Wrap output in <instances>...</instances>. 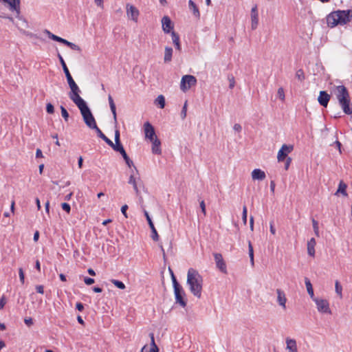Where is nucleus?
Listing matches in <instances>:
<instances>
[{"label": "nucleus", "instance_id": "1", "mask_svg": "<svg viewBox=\"0 0 352 352\" xmlns=\"http://www.w3.org/2000/svg\"><path fill=\"white\" fill-rule=\"evenodd\" d=\"M69 98L79 109L85 124L91 129L96 128L97 126L96 120L87 102L80 97V94Z\"/></svg>", "mask_w": 352, "mask_h": 352}, {"label": "nucleus", "instance_id": "2", "mask_svg": "<svg viewBox=\"0 0 352 352\" xmlns=\"http://www.w3.org/2000/svg\"><path fill=\"white\" fill-rule=\"evenodd\" d=\"M351 19L352 11L350 10H338L333 11L329 14L326 17L327 25L331 28L338 25H345L349 23Z\"/></svg>", "mask_w": 352, "mask_h": 352}, {"label": "nucleus", "instance_id": "3", "mask_svg": "<svg viewBox=\"0 0 352 352\" xmlns=\"http://www.w3.org/2000/svg\"><path fill=\"white\" fill-rule=\"evenodd\" d=\"M187 284L190 292L196 297L201 298L203 278L199 273L193 268H190L187 274Z\"/></svg>", "mask_w": 352, "mask_h": 352}, {"label": "nucleus", "instance_id": "4", "mask_svg": "<svg viewBox=\"0 0 352 352\" xmlns=\"http://www.w3.org/2000/svg\"><path fill=\"white\" fill-rule=\"evenodd\" d=\"M334 93L344 113L352 114V105L347 89L344 85H338L335 87Z\"/></svg>", "mask_w": 352, "mask_h": 352}, {"label": "nucleus", "instance_id": "5", "mask_svg": "<svg viewBox=\"0 0 352 352\" xmlns=\"http://www.w3.org/2000/svg\"><path fill=\"white\" fill-rule=\"evenodd\" d=\"M58 58L60 60V63L63 67V72L65 74L69 87L70 88V92L69 93V97L71 98L72 96H74L78 94L81 93V91L79 88V87L77 85V84L75 82L74 80L73 79L67 65L66 63L62 57V56L60 54H58Z\"/></svg>", "mask_w": 352, "mask_h": 352}, {"label": "nucleus", "instance_id": "6", "mask_svg": "<svg viewBox=\"0 0 352 352\" xmlns=\"http://www.w3.org/2000/svg\"><path fill=\"white\" fill-rule=\"evenodd\" d=\"M197 79L194 76L185 75L182 78L180 82V89L182 91L186 92L191 88L192 86L195 85Z\"/></svg>", "mask_w": 352, "mask_h": 352}, {"label": "nucleus", "instance_id": "7", "mask_svg": "<svg viewBox=\"0 0 352 352\" xmlns=\"http://www.w3.org/2000/svg\"><path fill=\"white\" fill-rule=\"evenodd\" d=\"M313 301L315 302L317 309L320 313L328 314H331L329 303L326 299L315 298Z\"/></svg>", "mask_w": 352, "mask_h": 352}, {"label": "nucleus", "instance_id": "8", "mask_svg": "<svg viewBox=\"0 0 352 352\" xmlns=\"http://www.w3.org/2000/svg\"><path fill=\"white\" fill-rule=\"evenodd\" d=\"M174 293L175 296L176 303H179L182 307L186 306V301L184 299L185 293L181 285H175L174 287Z\"/></svg>", "mask_w": 352, "mask_h": 352}, {"label": "nucleus", "instance_id": "9", "mask_svg": "<svg viewBox=\"0 0 352 352\" xmlns=\"http://www.w3.org/2000/svg\"><path fill=\"white\" fill-rule=\"evenodd\" d=\"M144 132L145 138L150 142L153 141L155 138H157L155 135V129L149 122H146L144 124Z\"/></svg>", "mask_w": 352, "mask_h": 352}, {"label": "nucleus", "instance_id": "10", "mask_svg": "<svg viewBox=\"0 0 352 352\" xmlns=\"http://www.w3.org/2000/svg\"><path fill=\"white\" fill-rule=\"evenodd\" d=\"M294 149L292 145L283 144L278 152L277 160L278 162H283L286 159V157Z\"/></svg>", "mask_w": 352, "mask_h": 352}, {"label": "nucleus", "instance_id": "11", "mask_svg": "<svg viewBox=\"0 0 352 352\" xmlns=\"http://www.w3.org/2000/svg\"><path fill=\"white\" fill-rule=\"evenodd\" d=\"M5 3L8 5L10 11L16 12V16L19 19H22V17L20 16L21 0H7V1H5Z\"/></svg>", "mask_w": 352, "mask_h": 352}, {"label": "nucleus", "instance_id": "12", "mask_svg": "<svg viewBox=\"0 0 352 352\" xmlns=\"http://www.w3.org/2000/svg\"><path fill=\"white\" fill-rule=\"evenodd\" d=\"M126 8L128 18L135 22H137L140 15L139 10L134 6L131 4H126Z\"/></svg>", "mask_w": 352, "mask_h": 352}, {"label": "nucleus", "instance_id": "13", "mask_svg": "<svg viewBox=\"0 0 352 352\" xmlns=\"http://www.w3.org/2000/svg\"><path fill=\"white\" fill-rule=\"evenodd\" d=\"M214 258L217 267L223 274H227L226 264L220 253H214Z\"/></svg>", "mask_w": 352, "mask_h": 352}, {"label": "nucleus", "instance_id": "14", "mask_svg": "<svg viewBox=\"0 0 352 352\" xmlns=\"http://www.w3.org/2000/svg\"><path fill=\"white\" fill-rule=\"evenodd\" d=\"M258 24V13L257 6L255 5L251 9V28L255 30L257 28Z\"/></svg>", "mask_w": 352, "mask_h": 352}, {"label": "nucleus", "instance_id": "15", "mask_svg": "<svg viewBox=\"0 0 352 352\" xmlns=\"http://www.w3.org/2000/svg\"><path fill=\"white\" fill-rule=\"evenodd\" d=\"M144 215L146 218V220L148 221L149 227L151 230V238L153 241H157L159 240V235H158L157 232L154 226V224L148 214V212L146 210L144 211Z\"/></svg>", "mask_w": 352, "mask_h": 352}, {"label": "nucleus", "instance_id": "16", "mask_svg": "<svg viewBox=\"0 0 352 352\" xmlns=\"http://www.w3.org/2000/svg\"><path fill=\"white\" fill-rule=\"evenodd\" d=\"M162 30L165 33H171V30L173 28V25L170 19L164 16L162 19Z\"/></svg>", "mask_w": 352, "mask_h": 352}, {"label": "nucleus", "instance_id": "17", "mask_svg": "<svg viewBox=\"0 0 352 352\" xmlns=\"http://www.w3.org/2000/svg\"><path fill=\"white\" fill-rule=\"evenodd\" d=\"M276 294H277V302L278 304L282 307L284 309H286V302H287V298H286V296H285V292L280 289H277L276 290Z\"/></svg>", "mask_w": 352, "mask_h": 352}, {"label": "nucleus", "instance_id": "18", "mask_svg": "<svg viewBox=\"0 0 352 352\" xmlns=\"http://www.w3.org/2000/svg\"><path fill=\"white\" fill-rule=\"evenodd\" d=\"M329 100L330 95L328 94L326 91H321L320 92L318 100L320 105L326 107L328 104Z\"/></svg>", "mask_w": 352, "mask_h": 352}, {"label": "nucleus", "instance_id": "19", "mask_svg": "<svg viewBox=\"0 0 352 352\" xmlns=\"http://www.w3.org/2000/svg\"><path fill=\"white\" fill-rule=\"evenodd\" d=\"M286 349L289 352H298L296 341L294 339L287 338L285 340Z\"/></svg>", "mask_w": 352, "mask_h": 352}, {"label": "nucleus", "instance_id": "20", "mask_svg": "<svg viewBox=\"0 0 352 352\" xmlns=\"http://www.w3.org/2000/svg\"><path fill=\"white\" fill-rule=\"evenodd\" d=\"M152 143L151 150L153 154L160 155L162 153L161 142L158 138H155Z\"/></svg>", "mask_w": 352, "mask_h": 352}, {"label": "nucleus", "instance_id": "21", "mask_svg": "<svg viewBox=\"0 0 352 352\" xmlns=\"http://www.w3.org/2000/svg\"><path fill=\"white\" fill-rule=\"evenodd\" d=\"M265 177L266 175L265 172L259 168H256L252 172V178L253 180L262 181L265 179Z\"/></svg>", "mask_w": 352, "mask_h": 352}, {"label": "nucleus", "instance_id": "22", "mask_svg": "<svg viewBox=\"0 0 352 352\" xmlns=\"http://www.w3.org/2000/svg\"><path fill=\"white\" fill-rule=\"evenodd\" d=\"M316 242L314 238L310 239L307 242V253L311 256L315 255V246Z\"/></svg>", "mask_w": 352, "mask_h": 352}, {"label": "nucleus", "instance_id": "23", "mask_svg": "<svg viewBox=\"0 0 352 352\" xmlns=\"http://www.w3.org/2000/svg\"><path fill=\"white\" fill-rule=\"evenodd\" d=\"M173 49L170 47H165L164 49V63H169L172 60L173 56Z\"/></svg>", "mask_w": 352, "mask_h": 352}, {"label": "nucleus", "instance_id": "24", "mask_svg": "<svg viewBox=\"0 0 352 352\" xmlns=\"http://www.w3.org/2000/svg\"><path fill=\"white\" fill-rule=\"evenodd\" d=\"M97 133V135L99 138L102 139L108 145H112L113 146V142L109 140L102 132V131L96 126V128H94Z\"/></svg>", "mask_w": 352, "mask_h": 352}, {"label": "nucleus", "instance_id": "25", "mask_svg": "<svg viewBox=\"0 0 352 352\" xmlns=\"http://www.w3.org/2000/svg\"><path fill=\"white\" fill-rule=\"evenodd\" d=\"M188 7L189 9L192 12L193 15L197 17H200V12L199 11L198 8L197 7L196 4L194 3L193 1L189 0L188 1Z\"/></svg>", "mask_w": 352, "mask_h": 352}, {"label": "nucleus", "instance_id": "26", "mask_svg": "<svg viewBox=\"0 0 352 352\" xmlns=\"http://www.w3.org/2000/svg\"><path fill=\"white\" fill-rule=\"evenodd\" d=\"M108 100H109V104L111 111L113 116V119H114L115 122H116V120H117L116 107V104L114 103L113 99L111 95H109Z\"/></svg>", "mask_w": 352, "mask_h": 352}, {"label": "nucleus", "instance_id": "27", "mask_svg": "<svg viewBox=\"0 0 352 352\" xmlns=\"http://www.w3.org/2000/svg\"><path fill=\"white\" fill-rule=\"evenodd\" d=\"M305 286H306L307 292H308L309 295L310 296V298L313 300L316 297L314 296L312 285L308 278H305Z\"/></svg>", "mask_w": 352, "mask_h": 352}, {"label": "nucleus", "instance_id": "28", "mask_svg": "<svg viewBox=\"0 0 352 352\" xmlns=\"http://www.w3.org/2000/svg\"><path fill=\"white\" fill-rule=\"evenodd\" d=\"M346 187H347L346 185L343 182L341 181L339 184V186L336 192V195H338L339 193H341L344 196H347V193H346Z\"/></svg>", "mask_w": 352, "mask_h": 352}, {"label": "nucleus", "instance_id": "29", "mask_svg": "<svg viewBox=\"0 0 352 352\" xmlns=\"http://www.w3.org/2000/svg\"><path fill=\"white\" fill-rule=\"evenodd\" d=\"M114 151H117V152H119L120 154H122V153H124L125 151L123 146L122 145V144L120 143V142H115V144L113 142V146L112 145H109Z\"/></svg>", "mask_w": 352, "mask_h": 352}, {"label": "nucleus", "instance_id": "30", "mask_svg": "<svg viewBox=\"0 0 352 352\" xmlns=\"http://www.w3.org/2000/svg\"><path fill=\"white\" fill-rule=\"evenodd\" d=\"M155 104L159 105L161 109H163L165 106V98L164 96L160 95L157 97L155 100Z\"/></svg>", "mask_w": 352, "mask_h": 352}, {"label": "nucleus", "instance_id": "31", "mask_svg": "<svg viewBox=\"0 0 352 352\" xmlns=\"http://www.w3.org/2000/svg\"><path fill=\"white\" fill-rule=\"evenodd\" d=\"M150 337L151 340V349H150L149 352H158L159 349L157 346L155 344L153 333H151Z\"/></svg>", "mask_w": 352, "mask_h": 352}, {"label": "nucleus", "instance_id": "32", "mask_svg": "<svg viewBox=\"0 0 352 352\" xmlns=\"http://www.w3.org/2000/svg\"><path fill=\"white\" fill-rule=\"evenodd\" d=\"M248 251H249V256L250 258V262L252 265H254V250L253 247L250 241L248 243Z\"/></svg>", "mask_w": 352, "mask_h": 352}, {"label": "nucleus", "instance_id": "33", "mask_svg": "<svg viewBox=\"0 0 352 352\" xmlns=\"http://www.w3.org/2000/svg\"><path fill=\"white\" fill-rule=\"evenodd\" d=\"M111 282L116 286L118 288L120 289H125V285L122 282V281H120L118 280H116V279H112L111 280Z\"/></svg>", "mask_w": 352, "mask_h": 352}, {"label": "nucleus", "instance_id": "34", "mask_svg": "<svg viewBox=\"0 0 352 352\" xmlns=\"http://www.w3.org/2000/svg\"><path fill=\"white\" fill-rule=\"evenodd\" d=\"M122 156L123 157L126 164H127V166L129 167H131L132 166H133V162L130 160V158L129 157V156L127 155L126 151H124V153H122Z\"/></svg>", "mask_w": 352, "mask_h": 352}, {"label": "nucleus", "instance_id": "35", "mask_svg": "<svg viewBox=\"0 0 352 352\" xmlns=\"http://www.w3.org/2000/svg\"><path fill=\"white\" fill-rule=\"evenodd\" d=\"M65 45L67 46H68L69 47H70L71 49L74 50H76V51H78V52H80L81 51L80 47L78 45H76V44H75L74 43L69 42L67 40L66 41Z\"/></svg>", "mask_w": 352, "mask_h": 352}, {"label": "nucleus", "instance_id": "36", "mask_svg": "<svg viewBox=\"0 0 352 352\" xmlns=\"http://www.w3.org/2000/svg\"><path fill=\"white\" fill-rule=\"evenodd\" d=\"M296 78H298L300 82L305 80V74L302 69H300L296 72Z\"/></svg>", "mask_w": 352, "mask_h": 352}, {"label": "nucleus", "instance_id": "37", "mask_svg": "<svg viewBox=\"0 0 352 352\" xmlns=\"http://www.w3.org/2000/svg\"><path fill=\"white\" fill-rule=\"evenodd\" d=\"M129 183L130 184H132L133 186V189L135 190V191L136 192V193L138 194V186H137V184H136V181H135V178L134 177L133 175H131L130 177H129Z\"/></svg>", "mask_w": 352, "mask_h": 352}, {"label": "nucleus", "instance_id": "38", "mask_svg": "<svg viewBox=\"0 0 352 352\" xmlns=\"http://www.w3.org/2000/svg\"><path fill=\"white\" fill-rule=\"evenodd\" d=\"M335 289H336V292L340 296V298H342V286L340 285V283L338 281L336 282Z\"/></svg>", "mask_w": 352, "mask_h": 352}, {"label": "nucleus", "instance_id": "39", "mask_svg": "<svg viewBox=\"0 0 352 352\" xmlns=\"http://www.w3.org/2000/svg\"><path fill=\"white\" fill-rule=\"evenodd\" d=\"M312 224H313V228H314L315 234L317 236H319V228H318V221H316L315 219H312Z\"/></svg>", "mask_w": 352, "mask_h": 352}, {"label": "nucleus", "instance_id": "40", "mask_svg": "<svg viewBox=\"0 0 352 352\" xmlns=\"http://www.w3.org/2000/svg\"><path fill=\"white\" fill-rule=\"evenodd\" d=\"M228 79L229 80V88L233 89L235 86L234 77L233 76V75L230 74V75H228Z\"/></svg>", "mask_w": 352, "mask_h": 352}, {"label": "nucleus", "instance_id": "41", "mask_svg": "<svg viewBox=\"0 0 352 352\" xmlns=\"http://www.w3.org/2000/svg\"><path fill=\"white\" fill-rule=\"evenodd\" d=\"M61 115L65 120L67 122L69 118V113L63 106H60Z\"/></svg>", "mask_w": 352, "mask_h": 352}, {"label": "nucleus", "instance_id": "42", "mask_svg": "<svg viewBox=\"0 0 352 352\" xmlns=\"http://www.w3.org/2000/svg\"><path fill=\"white\" fill-rule=\"evenodd\" d=\"M277 96L278 97L282 100L283 101L285 100V93H284V89L283 87H280L278 88V91H277Z\"/></svg>", "mask_w": 352, "mask_h": 352}, {"label": "nucleus", "instance_id": "43", "mask_svg": "<svg viewBox=\"0 0 352 352\" xmlns=\"http://www.w3.org/2000/svg\"><path fill=\"white\" fill-rule=\"evenodd\" d=\"M170 34L174 44L179 41V36L175 32L172 31Z\"/></svg>", "mask_w": 352, "mask_h": 352}, {"label": "nucleus", "instance_id": "44", "mask_svg": "<svg viewBox=\"0 0 352 352\" xmlns=\"http://www.w3.org/2000/svg\"><path fill=\"white\" fill-rule=\"evenodd\" d=\"M247 212H248L247 208L245 206H244L243 208V214H242V219H243L244 224H246V223H247Z\"/></svg>", "mask_w": 352, "mask_h": 352}, {"label": "nucleus", "instance_id": "45", "mask_svg": "<svg viewBox=\"0 0 352 352\" xmlns=\"http://www.w3.org/2000/svg\"><path fill=\"white\" fill-rule=\"evenodd\" d=\"M61 207H62L63 210H65V212H67V213L70 212L71 207H70V205L69 204H67V203H63L61 204Z\"/></svg>", "mask_w": 352, "mask_h": 352}, {"label": "nucleus", "instance_id": "46", "mask_svg": "<svg viewBox=\"0 0 352 352\" xmlns=\"http://www.w3.org/2000/svg\"><path fill=\"white\" fill-rule=\"evenodd\" d=\"M19 276L20 281L21 282L22 284H23L24 280H25V275H24V272H23V270L22 268L19 269Z\"/></svg>", "mask_w": 352, "mask_h": 352}, {"label": "nucleus", "instance_id": "47", "mask_svg": "<svg viewBox=\"0 0 352 352\" xmlns=\"http://www.w3.org/2000/svg\"><path fill=\"white\" fill-rule=\"evenodd\" d=\"M46 111L50 114L53 113L54 111V106L51 103H47L46 105Z\"/></svg>", "mask_w": 352, "mask_h": 352}, {"label": "nucleus", "instance_id": "48", "mask_svg": "<svg viewBox=\"0 0 352 352\" xmlns=\"http://www.w3.org/2000/svg\"><path fill=\"white\" fill-rule=\"evenodd\" d=\"M199 206H200V208H201V212H202L204 216H206V204H205V202L204 200H201L199 202Z\"/></svg>", "mask_w": 352, "mask_h": 352}, {"label": "nucleus", "instance_id": "49", "mask_svg": "<svg viewBox=\"0 0 352 352\" xmlns=\"http://www.w3.org/2000/svg\"><path fill=\"white\" fill-rule=\"evenodd\" d=\"M169 270L170 271V274H171V278H172V280H173V287H175V285H177V286L180 285L178 282L177 281V279L173 272V271L170 270V269H169Z\"/></svg>", "mask_w": 352, "mask_h": 352}, {"label": "nucleus", "instance_id": "50", "mask_svg": "<svg viewBox=\"0 0 352 352\" xmlns=\"http://www.w3.org/2000/svg\"><path fill=\"white\" fill-rule=\"evenodd\" d=\"M44 33H45L46 35H47V36H48L50 38H51L52 40H53V41H54V40H55L56 35H55V34H52V33L51 32H50L49 30H45L44 31Z\"/></svg>", "mask_w": 352, "mask_h": 352}, {"label": "nucleus", "instance_id": "51", "mask_svg": "<svg viewBox=\"0 0 352 352\" xmlns=\"http://www.w3.org/2000/svg\"><path fill=\"white\" fill-rule=\"evenodd\" d=\"M84 282L86 285H90L94 283V279L89 277H85L84 278Z\"/></svg>", "mask_w": 352, "mask_h": 352}, {"label": "nucleus", "instance_id": "52", "mask_svg": "<svg viewBox=\"0 0 352 352\" xmlns=\"http://www.w3.org/2000/svg\"><path fill=\"white\" fill-rule=\"evenodd\" d=\"M186 111H187V102L184 103V105L182 110V118H185L186 116Z\"/></svg>", "mask_w": 352, "mask_h": 352}, {"label": "nucleus", "instance_id": "53", "mask_svg": "<svg viewBox=\"0 0 352 352\" xmlns=\"http://www.w3.org/2000/svg\"><path fill=\"white\" fill-rule=\"evenodd\" d=\"M233 129L236 132L240 133L242 131V126L240 124H234L233 126Z\"/></svg>", "mask_w": 352, "mask_h": 352}, {"label": "nucleus", "instance_id": "54", "mask_svg": "<svg viewBox=\"0 0 352 352\" xmlns=\"http://www.w3.org/2000/svg\"><path fill=\"white\" fill-rule=\"evenodd\" d=\"M270 232L272 234H276V229L274 228V221H270Z\"/></svg>", "mask_w": 352, "mask_h": 352}, {"label": "nucleus", "instance_id": "55", "mask_svg": "<svg viewBox=\"0 0 352 352\" xmlns=\"http://www.w3.org/2000/svg\"><path fill=\"white\" fill-rule=\"evenodd\" d=\"M127 209H128V206L127 205H124L121 208V212H122V213L124 214V216L125 217H127V214H126V210Z\"/></svg>", "mask_w": 352, "mask_h": 352}, {"label": "nucleus", "instance_id": "56", "mask_svg": "<svg viewBox=\"0 0 352 352\" xmlns=\"http://www.w3.org/2000/svg\"><path fill=\"white\" fill-rule=\"evenodd\" d=\"M36 290L38 293L43 294L44 293V288L43 285H37Z\"/></svg>", "mask_w": 352, "mask_h": 352}, {"label": "nucleus", "instance_id": "57", "mask_svg": "<svg viewBox=\"0 0 352 352\" xmlns=\"http://www.w3.org/2000/svg\"><path fill=\"white\" fill-rule=\"evenodd\" d=\"M104 0H94V3L100 8H103L104 4H103Z\"/></svg>", "mask_w": 352, "mask_h": 352}, {"label": "nucleus", "instance_id": "58", "mask_svg": "<svg viewBox=\"0 0 352 352\" xmlns=\"http://www.w3.org/2000/svg\"><path fill=\"white\" fill-rule=\"evenodd\" d=\"M54 41H57V42H59V43H61L65 44V45L66 41H67L66 39H64V38H63L61 37H59L58 36H56V38H55Z\"/></svg>", "mask_w": 352, "mask_h": 352}, {"label": "nucleus", "instance_id": "59", "mask_svg": "<svg viewBox=\"0 0 352 352\" xmlns=\"http://www.w3.org/2000/svg\"><path fill=\"white\" fill-rule=\"evenodd\" d=\"M6 302L5 297L2 296L1 298L0 299V310L3 308V307L6 305Z\"/></svg>", "mask_w": 352, "mask_h": 352}, {"label": "nucleus", "instance_id": "60", "mask_svg": "<svg viewBox=\"0 0 352 352\" xmlns=\"http://www.w3.org/2000/svg\"><path fill=\"white\" fill-rule=\"evenodd\" d=\"M115 142H120L119 130H116V131H115Z\"/></svg>", "mask_w": 352, "mask_h": 352}, {"label": "nucleus", "instance_id": "61", "mask_svg": "<svg viewBox=\"0 0 352 352\" xmlns=\"http://www.w3.org/2000/svg\"><path fill=\"white\" fill-rule=\"evenodd\" d=\"M24 322L26 325L31 326L33 324L32 319L31 318H28L24 320Z\"/></svg>", "mask_w": 352, "mask_h": 352}, {"label": "nucleus", "instance_id": "62", "mask_svg": "<svg viewBox=\"0 0 352 352\" xmlns=\"http://www.w3.org/2000/svg\"><path fill=\"white\" fill-rule=\"evenodd\" d=\"M76 307L79 311H82L84 309V306L81 302H77Z\"/></svg>", "mask_w": 352, "mask_h": 352}, {"label": "nucleus", "instance_id": "63", "mask_svg": "<svg viewBox=\"0 0 352 352\" xmlns=\"http://www.w3.org/2000/svg\"><path fill=\"white\" fill-rule=\"evenodd\" d=\"M291 162H292V159L290 157H287L286 159V163L285 165V170H287L289 168Z\"/></svg>", "mask_w": 352, "mask_h": 352}, {"label": "nucleus", "instance_id": "64", "mask_svg": "<svg viewBox=\"0 0 352 352\" xmlns=\"http://www.w3.org/2000/svg\"><path fill=\"white\" fill-rule=\"evenodd\" d=\"M36 157L37 158L43 157V153H42V151H41V149L38 148L36 150Z\"/></svg>", "mask_w": 352, "mask_h": 352}]
</instances>
